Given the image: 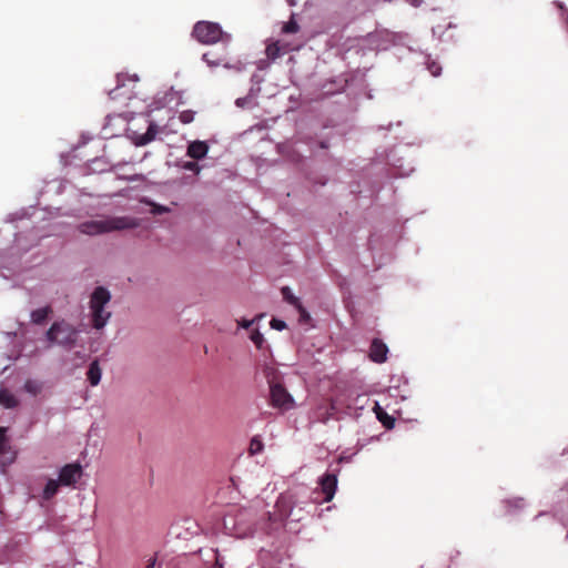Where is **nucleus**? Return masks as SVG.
I'll return each instance as SVG.
<instances>
[{"instance_id":"79ce46f5","label":"nucleus","mask_w":568,"mask_h":568,"mask_svg":"<svg viewBox=\"0 0 568 568\" xmlns=\"http://www.w3.org/2000/svg\"><path fill=\"white\" fill-rule=\"evenodd\" d=\"M215 560H216V564L221 565V564H220V559H219V557H217V556H215Z\"/></svg>"},{"instance_id":"c756f323","label":"nucleus","mask_w":568,"mask_h":568,"mask_svg":"<svg viewBox=\"0 0 568 568\" xmlns=\"http://www.w3.org/2000/svg\"><path fill=\"white\" fill-rule=\"evenodd\" d=\"M143 203H144V205H149V206H151V212H152L153 214H160V213H162V212H166V211H168V209H166V207L155 205L154 203L149 202V201H146L145 199L143 200Z\"/></svg>"},{"instance_id":"4468645a","label":"nucleus","mask_w":568,"mask_h":568,"mask_svg":"<svg viewBox=\"0 0 568 568\" xmlns=\"http://www.w3.org/2000/svg\"><path fill=\"white\" fill-rule=\"evenodd\" d=\"M0 405L4 408H16L19 405V399L7 388L0 389Z\"/></svg>"},{"instance_id":"7ed1b4c3","label":"nucleus","mask_w":568,"mask_h":568,"mask_svg":"<svg viewBox=\"0 0 568 568\" xmlns=\"http://www.w3.org/2000/svg\"><path fill=\"white\" fill-rule=\"evenodd\" d=\"M79 331L68 321L59 320L52 323L45 332V341L50 345L72 347L77 344Z\"/></svg>"},{"instance_id":"58836bf2","label":"nucleus","mask_w":568,"mask_h":568,"mask_svg":"<svg viewBox=\"0 0 568 568\" xmlns=\"http://www.w3.org/2000/svg\"><path fill=\"white\" fill-rule=\"evenodd\" d=\"M423 0H407L412 6L418 7L422 3Z\"/></svg>"},{"instance_id":"bb28decb","label":"nucleus","mask_w":568,"mask_h":568,"mask_svg":"<svg viewBox=\"0 0 568 568\" xmlns=\"http://www.w3.org/2000/svg\"><path fill=\"white\" fill-rule=\"evenodd\" d=\"M296 311L298 312L300 314V322L302 323H306L311 320V316H310V313L307 312V310L303 306V304H298L296 307Z\"/></svg>"},{"instance_id":"f257e3e1","label":"nucleus","mask_w":568,"mask_h":568,"mask_svg":"<svg viewBox=\"0 0 568 568\" xmlns=\"http://www.w3.org/2000/svg\"><path fill=\"white\" fill-rule=\"evenodd\" d=\"M308 490L305 487L288 490L280 495L275 504L274 514L270 515L272 521L298 523L307 513L306 506L310 505Z\"/></svg>"},{"instance_id":"5701e85b","label":"nucleus","mask_w":568,"mask_h":568,"mask_svg":"<svg viewBox=\"0 0 568 568\" xmlns=\"http://www.w3.org/2000/svg\"><path fill=\"white\" fill-rule=\"evenodd\" d=\"M24 390L36 396L42 390V384L38 381L28 379L24 384Z\"/></svg>"},{"instance_id":"aec40b11","label":"nucleus","mask_w":568,"mask_h":568,"mask_svg":"<svg viewBox=\"0 0 568 568\" xmlns=\"http://www.w3.org/2000/svg\"><path fill=\"white\" fill-rule=\"evenodd\" d=\"M376 408L378 410H376V415H377V418L378 420L388 429L393 428L394 425H395V418H393L392 416H389L387 413L383 412L378 405V403H376Z\"/></svg>"},{"instance_id":"f3484780","label":"nucleus","mask_w":568,"mask_h":568,"mask_svg":"<svg viewBox=\"0 0 568 568\" xmlns=\"http://www.w3.org/2000/svg\"><path fill=\"white\" fill-rule=\"evenodd\" d=\"M59 484V480L49 479L42 493L43 499L50 500L58 493Z\"/></svg>"},{"instance_id":"412c9836","label":"nucleus","mask_w":568,"mask_h":568,"mask_svg":"<svg viewBox=\"0 0 568 568\" xmlns=\"http://www.w3.org/2000/svg\"><path fill=\"white\" fill-rule=\"evenodd\" d=\"M281 293H282V296H283V300L288 303L290 305H292L293 307H296L298 304H301V300L298 297H296L291 288L288 286H284L281 288Z\"/></svg>"},{"instance_id":"c85d7f7f","label":"nucleus","mask_w":568,"mask_h":568,"mask_svg":"<svg viewBox=\"0 0 568 568\" xmlns=\"http://www.w3.org/2000/svg\"><path fill=\"white\" fill-rule=\"evenodd\" d=\"M180 120L182 123L187 124L194 120V112L191 110H185L180 113Z\"/></svg>"},{"instance_id":"e433bc0d","label":"nucleus","mask_w":568,"mask_h":568,"mask_svg":"<svg viewBox=\"0 0 568 568\" xmlns=\"http://www.w3.org/2000/svg\"><path fill=\"white\" fill-rule=\"evenodd\" d=\"M352 459V455L351 456H347L345 453H343L341 456H339V463H348L351 462Z\"/></svg>"},{"instance_id":"f704fd0d","label":"nucleus","mask_w":568,"mask_h":568,"mask_svg":"<svg viewBox=\"0 0 568 568\" xmlns=\"http://www.w3.org/2000/svg\"><path fill=\"white\" fill-rule=\"evenodd\" d=\"M184 169H185V170H189V171H193V172H195V173H199V172H200V166H199V164H197L196 162H193V161H192V162H186V163L184 164Z\"/></svg>"},{"instance_id":"ea45409f","label":"nucleus","mask_w":568,"mask_h":568,"mask_svg":"<svg viewBox=\"0 0 568 568\" xmlns=\"http://www.w3.org/2000/svg\"><path fill=\"white\" fill-rule=\"evenodd\" d=\"M134 144H135V145H138V146L142 145V135L136 136V138L134 139Z\"/></svg>"},{"instance_id":"72a5a7b5","label":"nucleus","mask_w":568,"mask_h":568,"mask_svg":"<svg viewBox=\"0 0 568 568\" xmlns=\"http://www.w3.org/2000/svg\"><path fill=\"white\" fill-rule=\"evenodd\" d=\"M184 525H185V527H186V530H189L191 535H193V534H196V532H197V528H199V527H197V525H196L193 520H191V519H185V520H184Z\"/></svg>"},{"instance_id":"6ab92c4d","label":"nucleus","mask_w":568,"mask_h":568,"mask_svg":"<svg viewBox=\"0 0 568 568\" xmlns=\"http://www.w3.org/2000/svg\"><path fill=\"white\" fill-rule=\"evenodd\" d=\"M163 129L160 128L158 124L151 122L144 132V145L150 143L151 141H154L156 139V135L162 132Z\"/></svg>"},{"instance_id":"c9c22d12","label":"nucleus","mask_w":568,"mask_h":568,"mask_svg":"<svg viewBox=\"0 0 568 568\" xmlns=\"http://www.w3.org/2000/svg\"><path fill=\"white\" fill-rule=\"evenodd\" d=\"M254 321H255V320H245V318H243V320H241V321L239 322V325H240L241 327H243V328H246V329H247V328H250V327L253 325Z\"/></svg>"},{"instance_id":"b1692460","label":"nucleus","mask_w":568,"mask_h":568,"mask_svg":"<svg viewBox=\"0 0 568 568\" xmlns=\"http://www.w3.org/2000/svg\"><path fill=\"white\" fill-rule=\"evenodd\" d=\"M300 30L298 23L295 21L294 16L291 17L290 21L284 23L282 32L284 33H296Z\"/></svg>"},{"instance_id":"473e14b6","label":"nucleus","mask_w":568,"mask_h":568,"mask_svg":"<svg viewBox=\"0 0 568 568\" xmlns=\"http://www.w3.org/2000/svg\"><path fill=\"white\" fill-rule=\"evenodd\" d=\"M505 503L509 508L513 507L514 504L515 509L523 508L525 506V501L523 498H515L514 500H506Z\"/></svg>"},{"instance_id":"9b49d317","label":"nucleus","mask_w":568,"mask_h":568,"mask_svg":"<svg viewBox=\"0 0 568 568\" xmlns=\"http://www.w3.org/2000/svg\"><path fill=\"white\" fill-rule=\"evenodd\" d=\"M209 152V145L204 141H193L189 144L186 154L194 160H202Z\"/></svg>"},{"instance_id":"39448f33","label":"nucleus","mask_w":568,"mask_h":568,"mask_svg":"<svg viewBox=\"0 0 568 568\" xmlns=\"http://www.w3.org/2000/svg\"><path fill=\"white\" fill-rule=\"evenodd\" d=\"M224 528L232 536L245 538L254 534V524L251 520V511L239 509L234 514L230 513L224 517Z\"/></svg>"},{"instance_id":"ddd939ff","label":"nucleus","mask_w":568,"mask_h":568,"mask_svg":"<svg viewBox=\"0 0 568 568\" xmlns=\"http://www.w3.org/2000/svg\"><path fill=\"white\" fill-rule=\"evenodd\" d=\"M52 313V307L50 305H47L44 307L32 311L30 314V318L33 324L43 325Z\"/></svg>"},{"instance_id":"1a4fd4ad","label":"nucleus","mask_w":568,"mask_h":568,"mask_svg":"<svg viewBox=\"0 0 568 568\" xmlns=\"http://www.w3.org/2000/svg\"><path fill=\"white\" fill-rule=\"evenodd\" d=\"M337 477H338V470H336L335 473H325L324 475H322L318 478L317 484H318L321 493L324 496L323 497L324 503H328L334 498L336 490H337V484H338Z\"/></svg>"},{"instance_id":"0eeeda50","label":"nucleus","mask_w":568,"mask_h":568,"mask_svg":"<svg viewBox=\"0 0 568 568\" xmlns=\"http://www.w3.org/2000/svg\"><path fill=\"white\" fill-rule=\"evenodd\" d=\"M140 79L136 74L130 77L128 74L119 73L116 75V87L114 89L109 90V95L111 99H132L133 91L138 87Z\"/></svg>"},{"instance_id":"a878e982","label":"nucleus","mask_w":568,"mask_h":568,"mask_svg":"<svg viewBox=\"0 0 568 568\" xmlns=\"http://www.w3.org/2000/svg\"><path fill=\"white\" fill-rule=\"evenodd\" d=\"M251 341L255 344L258 349H262L264 337L258 329H254L250 335Z\"/></svg>"},{"instance_id":"20e7f679","label":"nucleus","mask_w":568,"mask_h":568,"mask_svg":"<svg viewBox=\"0 0 568 568\" xmlns=\"http://www.w3.org/2000/svg\"><path fill=\"white\" fill-rule=\"evenodd\" d=\"M111 301L110 292L103 287L98 286L90 297V311L92 316V325L94 328H102L111 316V312L105 310V305Z\"/></svg>"},{"instance_id":"a211bd4d","label":"nucleus","mask_w":568,"mask_h":568,"mask_svg":"<svg viewBox=\"0 0 568 568\" xmlns=\"http://www.w3.org/2000/svg\"><path fill=\"white\" fill-rule=\"evenodd\" d=\"M387 353L388 348L382 339H373L368 355H387Z\"/></svg>"},{"instance_id":"9d476101","label":"nucleus","mask_w":568,"mask_h":568,"mask_svg":"<svg viewBox=\"0 0 568 568\" xmlns=\"http://www.w3.org/2000/svg\"><path fill=\"white\" fill-rule=\"evenodd\" d=\"M82 476V467L80 464H67L59 474V483L63 486L74 485Z\"/></svg>"},{"instance_id":"a19ab883","label":"nucleus","mask_w":568,"mask_h":568,"mask_svg":"<svg viewBox=\"0 0 568 568\" xmlns=\"http://www.w3.org/2000/svg\"><path fill=\"white\" fill-rule=\"evenodd\" d=\"M155 566V559H153L146 567L144 568H154Z\"/></svg>"},{"instance_id":"2f4dec72","label":"nucleus","mask_w":568,"mask_h":568,"mask_svg":"<svg viewBox=\"0 0 568 568\" xmlns=\"http://www.w3.org/2000/svg\"><path fill=\"white\" fill-rule=\"evenodd\" d=\"M270 324H271V327L276 331H282V329L286 328V323L282 320L272 318Z\"/></svg>"},{"instance_id":"7c9ffc66","label":"nucleus","mask_w":568,"mask_h":568,"mask_svg":"<svg viewBox=\"0 0 568 568\" xmlns=\"http://www.w3.org/2000/svg\"><path fill=\"white\" fill-rule=\"evenodd\" d=\"M300 48V45H296V47H293L291 43L288 42H282L280 41V49L282 51L283 54L285 53H288L293 50H297Z\"/></svg>"},{"instance_id":"6e6552de","label":"nucleus","mask_w":568,"mask_h":568,"mask_svg":"<svg viewBox=\"0 0 568 568\" xmlns=\"http://www.w3.org/2000/svg\"><path fill=\"white\" fill-rule=\"evenodd\" d=\"M270 397L272 406L276 408L290 410L295 406L294 398L281 384H270Z\"/></svg>"},{"instance_id":"dca6fc26","label":"nucleus","mask_w":568,"mask_h":568,"mask_svg":"<svg viewBox=\"0 0 568 568\" xmlns=\"http://www.w3.org/2000/svg\"><path fill=\"white\" fill-rule=\"evenodd\" d=\"M265 54L270 61H275L277 58L282 57L283 53L280 49V40L268 42Z\"/></svg>"},{"instance_id":"cd10ccee","label":"nucleus","mask_w":568,"mask_h":568,"mask_svg":"<svg viewBox=\"0 0 568 568\" xmlns=\"http://www.w3.org/2000/svg\"><path fill=\"white\" fill-rule=\"evenodd\" d=\"M7 430L3 427H0V454H4L7 452Z\"/></svg>"},{"instance_id":"2eb2a0df","label":"nucleus","mask_w":568,"mask_h":568,"mask_svg":"<svg viewBox=\"0 0 568 568\" xmlns=\"http://www.w3.org/2000/svg\"><path fill=\"white\" fill-rule=\"evenodd\" d=\"M101 374L102 369L99 365V361L95 359L90 364L89 369L87 372L88 381L92 386H97L100 383Z\"/></svg>"},{"instance_id":"f8f14e48","label":"nucleus","mask_w":568,"mask_h":568,"mask_svg":"<svg viewBox=\"0 0 568 568\" xmlns=\"http://www.w3.org/2000/svg\"><path fill=\"white\" fill-rule=\"evenodd\" d=\"M203 60L207 63V65L210 67H219V65H223L224 68H232L227 62H226V53H223L221 55H219L216 52L214 51H207L203 54Z\"/></svg>"},{"instance_id":"f03ea898","label":"nucleus","mask_w":568,"mask_h":568,"mask_svg":"<svg viewBox=\"0 0 568 568\" xmlns=\"http://www.w3.org/2000/svg\"><path fill=\"white\" fill-rule=\"evenodd\" d=\"M140 220L131 216H104L101 220H91L78 225V230L87 235H100L113 231L135 229Z\"/></svg>"},{"instance_id":"4c0bfd02","label":"nucleus","mask_w":568,"mask_h":568,"mask_svg":"<svg viewBox=\"0 0 568 568\" xmlns=\"http://www.w3.org/2000/svg\"><path fill=\"white\" fill-rule=\"evenodd\" d=\"M371 358L373 359V362L382 364V363L386 362V359L388 357H371Z\"/></svg>"},{"instance_id":"4be33fe9","label":"nucleus","mask_w":568,"mask_h":568,"mask_svg":"<svg viewBox=\"0 0 568 568\" xmlns=\"http://www.w3.org/2000/svg\"><path fill=\"white\" fill-rule=\"evenodd\" d=\"M264 449V444L260 436H254L248 446V452L252 456L261 454Z\"/></svg>"},{"instance_id":"393cba45","label":"nucleus","mask_w":568,"mask_h":568,"mask_svg":"<svg viewBox=\"0 0 568 568\" xmlns=\"http://www.w3.org/2000/svg\"><path fill=\"white\" fill-rule=\"evenodd\" d=\"M426 67L430 74L434 77H438L442 72V67L437 61L428 59L426 62Z\"/></svg>"},{"instance_id":"423d86ee","label":"nucleus","mask_w":568,"mask_h":568,"mask_svg":"<svg viewBox=\"0 0 568 568\" xmlns=\"http://www.w3.org/2000/svg\"><path fill=\"white\" fill-rule=\"evenodd\" d=\"M192 36L203 44H213L219 41L227 43L231 36L224 33L219 23L211 21H199L194 24Z\"/></svg>"}]
</instances>
